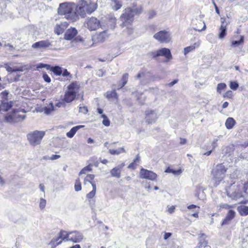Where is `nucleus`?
Listing matches in <instances>:
<instances>
[{
	"label": "nucleus",
	"instance_id": "1",
	"mask_svg": "<svg viewBox=\"0 0 248 248\" xmlns=\"http://www.w3.org/2000/svg\"><path fill=\"white\" fill-rule=\"evenodd\" d=\"M76 9L77 7L75 4L64 2L60 4L58 13L60 15L64 16L67 19L74 21L78 18Z\"/></svg>",
	"mask_w": 248,
	"mask_h": 248
},
{
	"label": "nucleus",
	"instance_id": "2",
	"mask_svg": "<svg viewBox=\"0 0 248 248\" xmlns=\"http://www.w3.org/2000/svg\"><path fill=\"white\" fill-rule=\"evenodd\" d=\"M81 3L77 7L78 15L84 17L86 14H91L97 8V4L91 0H81Z\"/></svg>",
	"mask_w": 248,
	"mask_h": 248
},
{
	"label": "nucleus",
	"instance_id": "3",
	"mask_svg": "<svg viewBox=\"0 0 248 248\" xmlns=\"http://www.w3.org/2000/svg\"><path fill=\"white\" fill-rule=\"evenodd\" d=\"M141 11L142 9L141 8H135L134 9L130 8L125 9L120 18L122 22V23L120 24L121 26L124 27L130 25L133 21L134 15L140 14Z\"/></svg>",
	"mask_w": 248,
	"mask_h": 248
},
{
	"label": "nucleus",
	"instance_id": "4",
	"mask_svg": "<svg viewBox=\"0 0 248 248\" xmlns=\"http://www.w3.org/2000/svg\"><path fill=\"white\" fill-rule=\"evenodd\" d=\"M227 169L223 164H217L212 171L214 186H217L224 178Z\"/></svg>",
	"mask_w": 248,
	"mask_h": 248
},
{
	"label": "nucleus",
	"instance_id": "5",
	"mask_svg": "<svg viewBox=\"0 0 248 248\" xmlns=\"http://www.w3.org/2000/svg\"><path fill=\"white\" fill-rule=\"evenodd\" d=\"M45 135L44 131L35 130L27 134V137L29 143L33 146L39 145Z\"/></svg>",
	"mask_w": 248,
	"mask_h": 248
},
{
	"label": "nucleus",
	"instance_id": "6",
	"mask_svg": "<svg viewBox=\"0 0 248 248\" xmlns=\"http://www.w3.org/2000/svg\"><path fill=\"white\" fill-rule=\"evenodd\" d=\"M227 195L235 200H239L244 197L243 193L240 190L239 186L235 184V182L231 184V186L226 188Z\"/></svg>",
	"mask_w": 248,
	"mask_h": 248
},
{
	"label": "nucleus",
	"instance_id": "7",
	"mask_svg": "<svg viewBox=\"0 0 248 248\" xmlns=\"http://www.w3.org/2000/svg\"><path fill=\"white\" fill-rule=\"evenodd\" d=\"M78 91V87L76 83L70 84L67 87V91L65 92L62 100L67 103L72 102L75 99Z\"/></svg>",
	"mask_w": 248,
	"mask_h": 248
},
{
	"label": "nucleus",
	"instance_id": "8",
	"mask_svg": "<svg viewBox=\"0 0 248 248\" xmlns=\"http://www.w3.org/2000/svg\"><path fill=\"white\" fill-rule=\"evenodd\" d=\"M72 234V232H67L64 231H61L59 233V236L56 238L52 239L49 243L51 245L52 248H54L57 246L61 244L62 241H66V239H69L70 235Z\"/></svg>",
	"mask_w": 248,
	"mask_h": 248
},
{
	"label": "nucleus",
	"instance_id": "9",
	"mask_svg": "<svg viewBox=\"0 0 248 248\" xmlns=\"http://www.w3.org/2000/svg\"><path fill=\"white\" fill-rule=\"evenodd\" d=\"M153 37L161 43H168L171 40L170 33L165 30L155 33Z\"/></svg>",
	"mask_w": 248,
	"mask_h": 248
},
{
	"label": "nucleus",
	"instance_id": "10",
	"mask_svg": "<svg viewBox=\"0 0 248 248\" xmlns=\"http://www.w3.org/2000/svg\"><path fill=\"white\" fill-rule=\"evenodd\" d=\"M84 25L89 30L95 31L100 26V22L97 18L92 16L87 18Z\"/></svg>",
	"mask_w": 248,
	"mask_h": 248
},
{
	"label": "nucleus",
	"instance_id": "11",
	"mask_svg": "<svg viewBox=\"0 0 248 248\" xmlns=\"http://www.w3.org/2000/svg\"><path fill=\"white\" fill-rule=\"evenodd\" d=\"M152 56L154 58L159 56H163L167 59L168 62L172 59V55L170 50L167 48H162L156 51L152 52Z\"/></svg>",
	"mask_w": 248,
	"mask_h": 248
},
{
	"label": "nucleus",
	"instance_id": "12",
	"mask_svg": "<svg viewBox=\"0 0 248 248\" xmlns=\"http://www.w3.org/2000/svg\"><path fill=\"white\" fill-rule=\"evenodd\" d=\"M140 177L152 181H155L157 177V174L154 172L142 168L140 172Z\"/></svg>",
	"mask_w": 248,
	"mask_h": 248
},
{
	"label": "nucleus",
	"instance_id": "13",
	"mask_svg": "<svg viewBox=\"0 0 248 248\" xmlns=\"http://www.w3.org/2000/svg\"><path fill=\"white\" fill-rule=\"evenodd\" d=\"M157 118V112L155 110L149 109L145 111V122L148 124L155 123Z\"/></svg>",
	"mask_w": 248,
	"mask_h": 248
},
{
	"label": "nucleus",
	"instance_id": "14",
	"mask_svg": "<svg viewBox=\"0 0 248 248\" xmlns=\"http://www.w3.org/2000/svg\"><path fill=\"white\" fill-rule=\"evenodd\" d=\"M72 234L70 235L69 239H66L67 241H70L74 243H79L83 239L82 234L78 231L71 232Z\"/></svg>",
	"mask_w": 248,
	"mask_h": 248
},
{
	"label": "nucleus",
	"instance_id": "15",
	"mask_svg": "<svg viewBox=\"0 0 248 248\" xmlns=\"http://www.w3.org/2000/svg\"><path fill=\"white\" fill-rule=\"evenodd\" d=\"M239 149L242 151L243 150L248 151V152H243L240 155L239 157L243 159L248 160V142H245L238 145Z\"/></svg>",
	"mask_w": 248,
	"mask_h": 248
},
{
	"label": "nucleus",
	"instance_id": "16",
	"mask_svg": "<svg viewBox=\"0 0 248 248\" xmlns=\"http://www.w3.org/2000/svg\"><path fill=\"white\" fill-rule=\"evenodd\" d=\"M68 26V23L67 22H61L60 23H57L55 26L54 31L58 35L62 34Z\"/></svg>",
	"mask_w": 248,
	"mask_h": 248
},
{
	"label": "nucleus",
	"instance_id": "17",
	"mask_svg": "<svg viewBox=\"0 0 248 248\" xmlns=\"http://www.w3.org/2000/svg\"><path fill=\"white\" fill-rule=\"evenodd\" d=\"M51 46V43L48 40H42L32 44V47L34 48L42 49Z\"/></svg>",
	"mask_w": 248,
	"mask_h": 248
},
{
	"label": "nucleus",
	"instance_id": "18",
	"mask_svg": "<svg viewBox=\"0 0 248 248\" xmlns=\"http://www.w3.org/2000/svg\"><path fill=\"white\" fill-rule=\"evenodd\" d=\"M77 33L78 31L75 28H70L66 31L64 38L67 40H70L72 39Z\"/></svg>",
	"mask_w": 248,
	"mask_h": 248
},
{
	"label": "nucleus",
	"instance_id": "19",
	"mask_svg": "<svg viewBox=\"0 0 248 248\" xmlns=\"http://www.w3.org/2000/svg\"><path fill=\"white\" fill-rule=\"evenodd\" d=\"M13 102L11 101L8 102V100H2L0 104V111H8L13 106Z\"/></svg>",
	"mask_w": 248,
	"mask_h": 248
},
{
	"label": "nucleus",
	"instance_id": "20",
	"mask_svg": "<svg viewBox=\"0 0 248 248\" xmlns=\"http://www.w3.org/2000/svg\"><path fill=\"white\" fill-rule=\"evenodd\" d=\"M235 212L232 210H230L225 218L224 219L222 222V225L228 224L230 223L231 220H232L235 217Z\"/></svg>",
	"mask_w": 248,
	"mask_h": 248
},
{
	"label": "nucleus",
	"instance_id": "21",
	"mask_svg": "<svg viewBox=\"0 0 248 248\" xmlns=\"http://www.w3.org/2000/svg\"><path fill=\"white\" fill-rule=\"evenodd\" d=\"M208 242L206 240V237L204 234H202L199 239V242L198 245L199 248L203 247L204 248H210V247L207 246Z\"/></svg>",
	"mask_w": 248,
	"mask_h": 248
},
{
	"label": "nucleus",
	"instance_id": "22",
	"mask_svg": "<svg viewBox=\"0 0 248 248\" xmlns=\"http://www.w3.org/2000/svg\"><path fill=\"white\" fill-rule=\"evenodd\" d=\"M84 127V125H80L73 127L71 130L66 133V136L70 138H72L74 137L77 131L79 129Z\"/></svg>",
	"mask_w": 248,
	"mask_h": 248
},
{
	"label": "nucleus",
	"instance_id": "23",
	"mask_svg": "<svg viewBox=\"0 0 248 248\" xmlns=\"http://www.w3.org/2000/svg\"><path fill=\"white\" fill-rule=\"evenodd\" d=\"M149 73L141 72L137 75L136 78L137 79H140L142 83L144 84L148 82L145 80L149 77Z\"/></svg>",
	"mask_w": 248,
	"mask_h": 248
},
{
	"label": "nucleus",
	"instance_id": "24",
	"mask_svg": "<svg viewBox=\"0 0 248 248\" xmlns=\"http://www.w3.org/2000/svg\"><path fill=\"white\" fill-rule=\"evenodd\" d=\"M111 6L112 8L114 10L120 9L122 6V2L121 0H111Z\"/></svg>",
	"mask_w": 248,
	"mask_h": 248
},
{
	"label": "nucleus",
	"instance_id": "25",
	"mask_svg": "<svg viewBox=\"0 0 248 248\" xmlns=\"http://www.w3.org/2000/svg\"><path fill=\"white\" fill-rule=\"evenodd\" d=\"M237 210L241 216H246L248 215V206L240 205L237 207Z\"/></svg>",
	"mask_w": 248,
	"mask_h": 248
},
{
	"label": "nucleus",
	"instance_id": "26",
	"mask_svg": "<svg viewBox=\"0 0 248 248\" xmlns=\"http://www.w3.org/2000/svg\"><path fill=\"white\" fill-rule=\"evenodd\" d=\"M236 123L234 119L232 117H229L225 122V126L228 129H231Z\"/></svg>",
	"mask_w": 248,
	"mask_h": 248
},
{
	"label": "nucleus",
	"instance_id": "27",
	"mask_svg": "<svg viewBox=\"0 0 248 248\" xmlns=\"http://www.w3.org/2000/svg\"><path fill=\"white\" fill-rule=\"evenodd\" d=\"M91 185L93 186V190L86 195V198L88 199L89 202H90L91 200L95 196L96 190V187L95 183H91Z\"/></svg>",
	"mask_w": 248,
	"mask_h": 248
},
{
	"label": "nucleus",
	"instance_id": "28",
	"mask_svg": "<svg viewBox=\"0 0 248 248\" xmlns=\"http://www.w3.org/2000/svg\"><path fill=\"white\" fill-rule=\"evenodd\" d=\"M22 111L23 112H25V110L23 109H18L16 110H14L15 114L14 117L15 118L16 122L17 121H19L20 120H23L25 118L26 116L25 115H21L17 114V112Z\"/></svg>",
	"mask_w": 248,
	"mask_h": 248
},
{
	"label": "nucleus",
	"instance_id": "29",
	"mask_svg": "<svg viewBox=\"0 0 248 248\" xmlns=\"http://www.w3.org/2000/svg\"><path fill=\"white\" fill-rule=\"evenodd\" d=\"M200 45V42L195 43L194 45L186 47L184 48V54L186 55L189 52L193 51L196 47H198Z\"/></svg>",
	"mask_w": 248,
	"mask_h": 248
},
{
	"label": "nucleus",
	"instance_id": "30",
	"mask_svg": "<svg viewBox=\"0 0 248 248\" xmlns=\"http://www.w3.org/2000/svg\"><path fill=\"white\" fill-rule=\"evenodd\" d=\"M112 177L116 178H120L121 177V170L117 167L113 168L110 171Z\"/></svg>",
	"mask_w": 248,
	"mask_h": 248
},
{
	"label": "nucleus",
	"instance_id": "31",
	"mask_svg": "<svg viewBox=\"0 0 248 248\" xmlns=\"http://www.w3.org/2000/svg\"><path fill=\"white\" fill-rule=\"evenodd\" d=\"M106 31H104L98 34L96 37V40L98 42H103L107 38Z\"/></svg>",
	"mask_w": 248,
	"mask_h": 248
},
{
	"label": "nucleus",
	"instance_id": "32",
	"mask_svg": "<svg viewBox=\"0 0 248 248\" xmlns=\"http://www.w3.org/2000/svg\"><path fill=\"white\" fill-rule=\"evenodd\" d=\"M227 34V27L220 26L219 28V33L218 34V38L219 39H223Z\"/></svg>",
	"mask_w": 248,
	"mask_h": 248
},
{
	"label": "nucleus",
	"instance_id": "33",
	"mask_svg": "<svg viewBox=\"0 0 248 248\" xmlns=\"http://www.w3.org/2000/svg\"><path fill=\"white\" fill-rule=\"evenodd\" d=\"M51 70L55 75L58 76L62 75L63 72V68L59 66L52 67Z\"/></svg>",
	"mask_w": 248,
	"mask_h": 248
},
{
	"label": "nucleus",
	"instance_id": "34",
	"mask_svg": "<svg viewBox=\"0 0 248 248\" xmlns=\"http://www.w3.org/2000/svg\"><path fill=\"white\" fill-rule=\"evenodd\" d=\"M54 110V107L52 103H49L47 107L44 108L45 113L46 114H50Z\"/></svg>",
	"mask_w": 248,
	"mask_h": 248
},
{
	"label": "nucleus",
	"instance_id": "35",
	"mask_svg": "<svg viewBox=\"0 0 248 248\" xmlns=\"http://www.w3.org/2000/svg\"><path fill=\"white\" fill-rule=\"evenodd\" d=\"M125 152V150L123 147L119 148L117 150L109 149V153L111 155H119L121 153Z\"/></svg>",
	"mask_w": 248,
	"mask_h": 248
},
{
	"label": "nucleus",
	"instance_id": "36",
	"mask_svg": "<svg viewBox=\"0 0 248 248\" xmlns=\"http://www.w3.org/2000/svg\"><path fill=\"white\" fill-rule=\"evenodd\" d=\"M91 165H89L88 166L84 167L82 169L79 173V175H81L83 174H85L87 172L91 171L92 170V169L91 167Z\"/></svg>",
	"mask_w": 248,
	"mask_h": 248
},
{
	"label": "nucleus",
	"instance_id": "37",
	"mask_svg": "<svg viewBox=\"0 0 248 248\" xmlns=\"http://www.w3.org/2000/svg\"><path fill=\"white\" fill-rule=\"evenodd\" d=\"M4 67L8 72H14L18 71H22V69H20L16 68H13L10 67L7 63L4 64Z\"/></svg>",
	"mask_w": 248,
	"mask_h": 248
},
{
	"label": "nucleus",
	"instance_id": "38",
	"mask_svg": "<svg viewBox=\"0 0 248 248\" xmlns=\"http://www.w3.org/2000/svg\"><path fill=\"white\" fill-rule=\"evenodd\" d=\"M227 87V85L224 83H220L217 84V91L218 93H220L222 91L225 89Z\"/></svg>",
	"mask_w": 248,
	"mask_h": 248
},
{
	"label": "nucleus",
	"instance_id": "39",
	"mask_svg": "<svg viewBox=\"0 0 248 248\" xmlns=\"http://www.w3.org/2000/svg\"><path fill=\"white\" fill-rule=\"evenodd\" d=\"M165 172L167 173H172L175 175L176 174H179L182 172V171L181 170H174L172 169H171L170 167H168L165 170Z\"/></svg>",
	"mask_w": 248,
	"mask_h": 248
},
{
	"label": "nucleus",
	"instance_id": "40",
	"mask_svg": "<svg viewBox=\"0 0 248 248\" xmlns=\"http://www.w3.org/2000/svg\"><path fill=\"white\" fill-rule=\"evenodd\" d=\"M75 190L76 191H79L81 190V185L79 179L76 180L75 184Z\"/></svg>",
	"mask_w": 248,
	"mask_h": 248
},
{
	"label": "nucleus",
	"instance_id": "41",
	"mask_svg": "<svg viewBox=\"0 0 248 248\" xmlns=\"http://www.w3.org/2000/svg\"><path fill=\"white\" fill-rule=\"evenodd\" d=\"M94 178L93 174H88L86 177L84 178V183L85 184L87 182H89L91 184V183H93L91 181L93 180Z\"/></svg>",
	"mask_w": 248,
	"mask_h": 248
},
{
	"label": "nucleus",
	"instance_id": "42",
	"mask_svg": "<svg viewBox=\"0 0 248 248\" xmlns=\"http://www.w3.org/2000/svg\"><path fill=\"white\" fill-rule=\"evenodd\" d=\"M230 87L231 89L235 91L239 87V84L237 81H230Z\"/></svg>",
	"mask_w": 248,
	"mask_h": 248
},
{
	"label": "nucleus",
	"instance_id": "43",
	"mask_svg": "<svg viewBox=\"0 0 248 248\" xmlns=\"http://www.w3.org/2000/svg\"><path fill=\"white\" fill-rule=\"evenodd\" d=\"M5 120L8 123H15L16 120L14 115H8L5 116Z\"/></svg>",
	"mask_w": 248,
	"mask_h": 248
},
{
	"label": "nucleus",
	"instance_id": "44",
	"mask_svg": "<svg viewBox=\"0 0 248 248\" xmlns=\"http://www.w3.org/2000/svg\"><path fill=\"white\" fill-rule=\"evenodd\" d=\"M128 78V74L127 73H125L123 75V78L122 79V84L121 86V88H122L124 87L127 82Z\"/></svg>",
	"mask_w": 248,
	"mask_h": 248
},
{
	"label": "nucleus",
	"instance_id": "45",
	"mask_svg": "<svg viewBox=\"0 0 248 248\" xmlns=\"http://www.w3.org/2000/svg\"><path fill=\"white\" fill-rule=\"evenodd\" d=\"M101 117L103 118L102 122L103 124L106 126H109L110 124V122L107 116L105 114H102Z\"/></svg>",
	"mask_w": 248,
	"mask_h": 248
},
{
	"label": "nucleus",
	"instance_id": "46",
	"mask_svg": "<svg viewBox=\"0 0 248 248\" xmlns=\"http://www.w3.org/2000/svg\"><path fill=\"white\" fill-rule=\"evenodd\" d=\"M3 46L9 51H12L15 49L13 45L6 42H4Z\"/></svg>",
	"mask_w": 248,
	"mask_h": 248
},
{
	"label": "nucleus",
	"instance_id": "47",
	"mask_svg": "<svg viewBox=\"0 0 248 248\" xmlns=\"http://www.w3.org/2000/svg\"><path fill=\"white\" fill-rule=\"evenodd\" d=\"M46 201L45 199H44L43 198L40 199L39 207L41 210L43 209L45 207L46 205Z\"/></svg>",
	"mask_w": 248,
	"mask_h": 248
},
{
	"label": "nucleus",
	"instance_id": "48",
	"mask_svg": "<svg viewBox=\"0 0 248 248\" xmlns=\"http://www.w3.org/2000/svg\"><path fill=\"white\" fill-rule=\"evenodd\" d=\"M117 96V93L115 91L107 92L106 97L108 98H111L113 97H116Z\"/></svg>",
	"mask_w": 248,
	"mask_h": 248
},
{
	"label": "nucleus",
	"instance_id": "49",
	"mask_svg": "<svg viewBox=\"0 0 248 248\" xmlns=\"http://www.w3.org/2000/svg\"><path fill=\"white\" fill-rule=\"evenodd\" d=\"M233 96V93L232 91L229 90L227 91L223 95L224 97L227 98H232Z\"/></svg>",
	"mask_w": 248,
	"mask_h": 248
},
{
	"label": "nucleus",
	"instance_id": "50",
	"mask_svg": "<svg viewBox=\"0 0 248 248\" xmlns=\"http://www.w3.org/2000/svg\"><path fill=\"white\" fill-rule=\"evenodd\" d=\"M244 42L243 37L242 36L241 39L238 41H233L232 42V45L234 46H238Z\"/></svg>",
	"mask_w": 248,
	"mask_h": 248
},
{
	"label": "nucleus",
	"instance_id": "51",
	"mask_svg": "<svg viewBox=\"0 0 248 248\" xmlns=\"http://www.w3.org/2000/svg\"><path fill=\"white\" fill-rule=\"evenodd\" d=\"M79 111L81 113H82L83 114H87L88 110L87 108V107L83 106V107H80L79 108Z\"/></svg>",
	"mask_w": 248,
	"mask_h": 248
},
{
	"label": "nucleus",
	"instance_id": "52",
	"mask_svg": "<svg viewBox=\"0 0 248 248\" xmlns=\"http://www.w3.org/2000/svg\"><path fill=\"white\" fill-rule=\"evenodd\" d=\"M8 94H9V93L7 91H5L1 93L2 98L3 99V100H8L7 98H8Z\"/></svg>",
	"mask_w": 248,
	"mask_h": 248
},
{
	"label": "nucleus",
	"instance_id": "53",
	"mask_svg": "<svg viewBox=\"0 0 248 248\" xmlns=\"http://www.w3.org/2000/svg\"><path fill=\"white\" fill-rule=\"evenodd\" d=\"M43 78L44 80L47 82H50L51 81L50 78L46 74H43Z\"/></svg>",
	"mask_w": 248,
	"mask_h": 248
},
{
	"label": "nucleus",
	"instance_id": "54",
	"mask_svg": "<svg viewBox=\"0 0 248 248\" xmlns=\"http://www.w3.org/2000/svg\"><path fill=\"white\" fill-rule=\"evenodd\" d=\"M201 21H202V23H203V28H202V29H201V30H200V29H198L196 28H193V29H194V30L195 31H198L200 32V31H204V30H205V29H206V25H205V22H204V21H202V20H201Z\"/></svg>",
	"mask_w": 248,
	"mask_h": 248
},
{
	"label": "nucleus",
	"instance_id": "55",
	"mask_svg": "<svg viewBox=\"0 0 248 248\" xmlns=\"http://www.w3.org/2000/svg\"><path fill=\"white\" fill-rule=\"evenodd\" d=\"M220 207L222 208L230 209L233 207V205H229L228 204H222Z\"/></svg>",
	"mask_w": 248,
	"mask_h": 248
},
{
	"label": "nucleus",
	"instance_id": "56",
	"mask_svg": "<svg viewBox=\"0 0 248 248\" xmlns=\"http://www.w3.org/2000/svg\"><path fill=\"white\" fill-rule=\"evenodd\" d=\"M64 101L62 100V101L59 102L56 104V106L60 108V107H64L65 103L63 102Z\"/></svg>",
	"mask_w": 248,
	"mask_h": 248
},
{
	"label": "nucleus",
	"instance_id": "57",
	"mask_svg": "<svg viewBox=\"0 0 248 248\" xmlns=\"http://www.w3.org/2000/svg\"><path fill=\"white\" fill-rule=\"evenodd\" d=\"M220 22H221V26H225L227 27V25H228V23H225V18L224 17H221L220 18Z\"/></svg>",
	"mask_w": 248,
	"mask_h": 248
},
{
	"label": "nucleus",
	"instance_id": "58",
	"mask_svg": "<svg viewBox=\"0 0 248 248\" xmlns=\"http://www.w3.org/2000/svg\"><path fill=\"white\" fill-rule=\"evenodd\" d=\"M124 31L126 32L128 35H130L133 32V29L131 28L127 27Z\"/></svg>",
	"mask_w": 248,
	"mask_h": 248
},
{
	"label": "nucleus",
	"instance_id": "59",
	"mask_svg": "<svg viewBox=\"0 0 248 248\" xmlns=\"http://www.w3.org/2000/svg\"><path fill=\"white\" fill-rule=\"evenodd\" d=\"M243 189L245 193L248 194V182L244 184Z\"/></svg>",
	"mask_w": 248,
	"mask_h": 248
},
{
	"label": "nucleus",
	"instance_id": "60",
	"mask_svg": "<svg viewBox=\"0 0 248 248\" xmlns=\"http://www.w3.org/2000/svg\"><path fill=\"white\" fill-rule=\"evenodd\" d=\"M156 15V13L155 11H151L149 12V18H153Z\"/></svg>",
	"mask_w": 248,
	"mask_h": 248
},
{
	"label": "nucleus",
	"instance_id": "61",
	"mask_svg": "<svg viewBox=\"0 0 248 248\" xmlns=\"http://www.w3.org/2000/svg\"><path fill=\"white\" fill-rule=\"evenodd\" d=\"M175 209V206L172 205V206H170V207L168 208V211L170 214H172L174 212Z\"/></svg>",
	"mask_w": 248,
	"mask_h": 248
},
{
	"label": "nucleus",
	"instance_id": "62",
	"mask_svg": "<svg viewBox=\"0 0 248 248\" xmlns=\"http://www.w3.org/2000/svg\"><path fill=\"white\" fill-rule=\"evenodd\" d=\"M171 235L172 234L170 232H165L164 235V239L167 240L170 238Z\"/></svg>",
	"mask_w": 248,
	"mask_h": 248
},
{
	"label": "nucleus",
	"instance_id": "63",
	"mask_svg": "<svg viewBox=\"0 0 248 248\" xmlns=\"http://www.w3.org/2000/svg\"><path fill=\"white\" fill-rule=\"evenodd\" d=\"M218 139L217 138H216V139H214L213 141V142H212V145L213 146V149H214L217 146V142L218 141Z\"/></svg>",
	"mask_w": 248,
	"mask_h": 248
},
{
	"label": "nucleus",
	"instance_id": "64",
	"mask_svg": "<svg viewBox=\"0 0 248 248\" xmlns=\"http://www.w3.org/2000/svg\"><path fill=\"white\" fill-rule=\"evenodd\" d=\"M75 40L77 42H83V38L80 37V36H78L75 39Z\"/></svg>",
	"mask_w": 248,
	"mask_h": 248
}]
</instances>
